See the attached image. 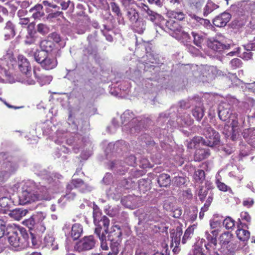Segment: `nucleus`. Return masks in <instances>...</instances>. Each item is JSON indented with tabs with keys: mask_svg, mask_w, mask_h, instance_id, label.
<instances>
[{
	"mask_svg": "<svg viewBox=\"0 0 255 255\" xmlns=\"http://www.w3.org/2000/svg\"><path fill=\"white\" fill-rule=\"evenodd\" d=\"M68 184H71L72 188L74 187L75 188H77L80 192L83 193L89 192L92 189L91 186L84 183L82 180L80 179H73Z\"/></svg>",
	"mask_w": 255,
	"mask_h": 255,
	"instance_id": "obj_14",
	"label": "nucleus"
},
{
	"mask_svg": "<svg viewBox=\"0 0 255 255\" xmlns=\"http://www.w3.org/2000/svg\"><path fill=\"white\" fill-rule=\"evenodd\" d=\"M35 222L33 217H31L23 221V224L31 230L34 228Z\"/></svg>",
	"mask_w": 255,
	"mask_h": 255,
	"instance_id": "obj_51",
	"label": "nucleus"
},
{
	"mask_svg": "<svg viewBox=\"0 0 255 255\" xmlns=\"http://www.w3.org/2000/svg\"><path fill=\"white\" fill-rule=\"evenodd\" d=\"M204 135L206 137L205 139H203L200 136L193 138L188 144V147L189 148H196L197 144L213 147L217 145L220 142L219 133L211 127H207L204 129Z\"/></svg>",
	"mask_w": 255,
	"mask_h": 255,
	"instance_id": "obj_2",
	"label": "nucleus"
},
{
	"mask_svg": "<svg viewBox=\"0 0 255 255\" xmlns=\"http://www.w3.org/2000/svg\"><path fill=\"white\" fill-rule=\"evenodd\" d=\"M217 185L218 189L221 191L225 192L230 190V188L227 185L220 181H217Z\"/></svg>",
	"mask_w": 255,
	"mask_h": 255,
	"instance_id": "obj_59",
	"label": "nucleus"
},
{
	"mask_svg": "<svg viewBox=\"0 0 255 255\" xmlns=\"http://www.w3.org/2000/svg\"><path fill=\"white\" fill-rule=\"evenodd\" d=\"M202 248L197 244L194 246L192 253H190L188 255H206L203 253Z\"/></svg>",
	"mask_w": 255,
	"mask_h": 255,
	"instance_id": "obj_48",
	"label": "nucleus"
},
{
	"mask_svg": "<svg viewBox=\"0 0 255 255\" xmlns=\"http://www.w3.org/2000/svg\"><path fill=\"white\" fill-rule=\"evenodd\" d=\"M101 213L98 210L94 209V221L95 225L97 226L95 231L97 229H99V234H101L102 227H103L104 228V233L107 234L108 233V226L110 224V220L106 216H103L101 217Z\"/></svg>",
	"mask_w": 255,
	"mask_h": 255,
	"instance_id": "obj_8",
	"label": "nucleus"
},
{
	"mask_svg": "<svg viewBox=\"0 0 255 255\" xmlns=\"http://www.w3.org/2000/svg\"><path fill=\"white\" fill-rule=\"evenodd\" d=\"M210 155L208 149L199 148L196 150L194 154V160L200 161L209 156Z\"/></svg>",
	"mask_w": 255,
	"mask_h": 255,
	"instance_id": "obj_19",
	"label": "nucleus"
},
{
	"mask_svg": "<svg viewBox=\"0 0 255 255\" xmlns=\"http://www.w3.org/2000/svg\"><path fill=\"white\" fill-rule=\"evenodd\" d=\"M205 237L209 241V243L205 245L206 249L210 252L212 255H216L217 253L214 251L217 246V239H215L209 231H206L205 232Z\"/></svg>",
	"mask_w": 255,
	"mask_h": 255,
	"instance_id": "obj_13",
	"label": "nucleus"
},
{
	"mask_svg": "<svg viewBox=\"0 0 255 255\" xmlns=\"http://www.w3.org/2000/svg\"><path fill=\"white\" fill-rule=\"evenodd\" d=\"M48 199L47 189L45 187H37L32 181L25 183L19 196V203L21 205Z\"/></svg>",
	"mask_w": 255,
	"mask_h": 255,
	"instance_id": "obj_1",
	"label": "nucleus"
},
{
	"mask_svg": "<svg viewBox=\"0 0 255 255\" xmlns=\"http://www.w3.org/2000/svg\"><path fill=\"white\" fill-rule=\"evenodd\" d=\"M133 23V28L134 31L139 34H142L146 28L145 22L142 19H138Z\"/></svg>",
	"mask_w": 255,
	"mask_h": 255,
	"instance_id": "obj_28",
	"label": "nucleus"
},
{
	"mask_svg": "<svg viewBox=\"0 0 255 255\" xmlns=\"http://www.w3.org/2000/svg\"><path fill=\"white\" fill-rule=\"evenodd\" d=\"M189 16L193 19H195L197 22H200L201 24L204 25H208L210 23L209 20L200 17L194 14H189Z\"/></svg>",
	"mask_w": 255,
	"mask_h": 255,
	"instance_id": "obj_47",
	"label": "nucleus"
},
{
	"mask_svg": "<svg viewBox=\"0 0 255 255\" xmlns=\"http://www.w3.org/2000/svg\"><path fill=\"white\" fill-rule=\"evenodd\" d=\"M232 239V235L229 232L222 234L219 238L220 243L224 247L230 243Z\"/></svg>",
	"mask_w": 255,
	"mask_h": 255,
	"instance_id": "obj_39",
	"label": "nucleus"
},
{
	"mask_svg": "<svg viewBox=\"0 0 255 255\" xmlns=\"http://www.w3.org/2000/svg\"><path fill=\"white\" fill-rule=\"evenodd\" d=\"M37 31L40 34L45 35L49 32V28L45 24L39 23L37 25Z\"/></svg>",
	"mask_w": 255,
	"mask_h": 255,
	"instance_id": "obj_44",
	"label": "nucleus"
},
{
	"mask_svg": "<svg viewBox=\"0 0 255 255\" xmlns=\"http://www.w3.org/2000/svg\"><path fill=\"white\" fill-rule=\"evenodd\" d=\"M193 116L198 121H200L204 116V111L202 107H196L192 112Z\"/></svg>",
	"mask_w": 255,
	"mask_h": 255,
	"instance_id": "obj_42",
	"label": "nucleus"
},
{
	"mask_svg": "<svg viewBox=\"0 0 255 255\" xmlns=\"http://www.w3.org/2000/svg\"><path fill=\"white\" fill-rule=\"evenodd\" d=\"M167 16L171 19L174 18L179 20H182L184 18L185 14L180 10H167L166 12Z\"/></svg>",
	"mask_w": 255,
	"mask_h": 255,
	"instance_id": "obj_26",
	"label": "nucleus"
},
{
	"mask_svg": "<svg viewBox=\"0 0 255 255\" xmlns=\"http://www.w3.org/2000/svg\"><path fill=\"white\" fill-rule=\"evenodd\" d=\"M44 243L46 247L52 250H57L58 244L55 242L54 238L50 235L46 236L44 239Z\"/></svg>",
	"mask_w": 255,
	"mask_h": 255,
	"instance_id": "obj_21",
	"label": "nucleus"
},
{
	"mask_svg": "<svg viewBox=\"0 0 255 255\" xmlns=\"http://www.w3.org/2000/svg\"><path fill=\"white\" fill-rule=\"evenodd\" d=\"M33 57L35 61L45 70L52 69L57 65L56 58L44 51H35Z\"/></svg>",
	"mask_w": 255,
	"mask_h": 255,
	"instance_id": "obj_5",
	"label": "nucleus"
},
{
	"mask_svg": "<svg viewBox=\"0 0 255 255\" xmlns=\"http://www.w3.org/2000/svg\"><path fill=\"white\" fill-rule=\"evenodd\" d=\"M254 200L252 198H247L243 201V204L244 206L250 208L254 204Z\"/></svg>",
	"mask_w": 255,
	"mask_h": 255,
	"instance_id": "obj_60",
	"label": "nucleus"
},
{
	"mask_svg": "<svg viewBox=\"0 0 255 255\" xmlns=\"http://www.w3.org/2000/svg\"><path fill=\"white\" fill-rule=\"evenodd\" d=\"M27 233L23 228L13 230L8 238V241L10 245L16 251L20 250L27 247L29 245L26 241Z\"/></svg>",
	"mask_w": 255,
	"mask_h": 255,
	"instance_id": "obj_4",
	"label": "nucleus"
},
{
	"mask_svg": "<svg viewBox=\"0 0 255 255\" xmlns=\"http://www.w3.org/2000/svg\"><path fill=\"white\" fill-rule=\"evenodd\" d=\"M174 180L177 186H181L184 184L186 181L185 178L181 176L175 177Z\"/></svg>",
	"mask_w": 255,
	"mask_h": 255,
	"instance_id": "obj_57",
	"label": "nucleus"
},
{
	"mask_svg": "<svg viewBox=\"0 0 255 255\" xmlns=\"http://www.w3.org/2000/svg\"><path fill=\"white\" fill-rule=\"evenodd\" d=\"M26 241L29 244L27 247L37 248L39 245V241L36 239L34 235L32 233H30V237H29L27 235V237L26 238Z\"/></svg>",
	"mask_w": 255,
	"mask_h": 255,
	"instance_id": "obj_38",
	"label": "nucleus"
},
{
	"mask_svg": "<svg viewBox=\"0 0 255 255\" xmlns=\"http://www.w3.org/2000/svg\"><path fill=\"white\" fill-rule=\"evenodd\" d=\"M191 34L194 38V43L198 47H200L204 40V36L201 32L192 31Z\"/></svg>",
	"mask_w": 255,
	"mask_h": 255,
	"instance_id": "obj_34",
	"label": "nucleus"
},
{
	"mask_svg": "<svg viewBox=\"0 0 255 255\" xmlns=\"http://www.w3.org/2000/svg\"><path fill=\"white\" fill-rule=\"evenodd\" d=\"M245 49L247 51H251L255 50V38L244 46Z\"/></svg>",
	"mask_w": 255,
	"mask_h": 255,
	"instance_id": "obj_53",
	"label": "nucleus"
},
{
	"mask_svg": "<svg viewBox=\"0 0 255 255\" xmlns=\"http://www.w3.org/2000/svg\"><path fill=\"white\" fill-rule=\"evenodd\" d=\"M17 63L19 70L25 75L30 74L31 67L28 60L23 55H19Z\"/></svg>",
	"mask_w": 255,
	"mask_h": 255,
	"instance_id": "obj_12",
	"label": "nucleus"
},
{
	"mask_svg": "<svg viewBox=\"0 0 255 255\" xmlns=\"http://www.w3.org/2000/svg\"><path fill=\"white\" fill-rule=\"evenodd\" d=\"M233 115H234V113H232L230 105L226 103H222L219 105L218 116L222 121H226L229 119L231 121Z\"/></svg>",
	"mask_w": 255,
	"mask_h": 255,
	"instance_id": "obj_9",
	"label": "nucleus"
},
{
	"mask_svg": "<svg viewBox=\"0 0 255 255\" xmlns=\"http://www.w3.org/2000/svg\"><path fill=\"white\" fill-rule=\"evenodd\" d=\"M208 189L206 188L202 187L198 192V196L201 201H203L205 197L207 195Z\"/></svg>",
	"mask_w": 255,
	"mask_h": 255,
	"instance_id": "obj_52",
	"label": "nucleus"
},
{
	"mask_svg": "<svg viewBox=\"0 0 255 255\" xmlns=\"http://www.w3.org/2000/svg\"><path fill=\"white\" fill-rule=\"evenodd\" d=\"M99 229H97L95 233L97 235V236L99 238V239L101 241V247L103 250H107L108 249V244L106 240V236L104 233V232H102V234H99Z\"/></svg>",
	"mask_w": 255,
	"mask_h": 255,
	"instance_id": "obj_41",
	"label": "nucleus"
},
{
	"mask_svg": "<svg viewBox=\"0 0 255 255\" xmlns=\"http://www.w3.org/2000/svg\"><path fill=\"white\" fill-rule=\"evenodd\" d=\"M231 16L228 12H223L213 19V24L217 27L225 26L230 21Z\"/></svg>",
	"mask_w": 255,
	"mask_h": 255,
	"instance_id": "obj_15",
	"label": "nucleus"
},
{
	"mask_svg": "<svg viewBox=\"0 0 255 255\" xmlns=\"http://www.w3.org/2000/svg\"><path fill=\"white\" fill-rule=\"evenodd\" d=\"M40 46L41 49V51H44L47 53L52 50L53 43L50 40H43L41 41Z\"/></svg>",
	"mask_w": 255,
	"mask_h": 255,
	"instance_id": "obj_37",
	"label": "nucleus"
},
{
	"mask_svg": "<svg viewBox=\"0 0 255 255\" xmlns=\"http://www.w3.org/2000/svg\"><path fill=\"white\" fill-rule=\"evenodd\" d=\"M179 120H180V119H178V120H177L178 123L179 122ZM180 120L183 121V123H181V125L182 126H184V125H189L191 124V123L192 122V120H191L190 116L188 114H184L183 118V119L181 118Z\"/></svg>",
	"mask_w": 255,
	"mask_h": 255,
	"instance_id": "obj_49",
	"label": "nucleus"
},
{
	"mask_svg": "<svg viewBox=\"0 0 255 255\" xmlns=\"http://www.w3.org/2000/svg\"><path fill=\"white\" fill-rule=\"evenodd\" d=\"M110 5L112 11L114 12L118 16H121L122 15L120 8L118 4L114 2H111Z\"/></svg>",
	"mask_w": 255,
	"mask_h": 255,
	"instance_id": "obj_46",
	"label": "nucleus"
},
{
	"mask_svg": "<svg viewBox=\"0 0 255 255\" xmlns=\"http://www.w3.org/2000/svg\"><path fill=\"white\" fill-rule=\"evenodd\" d=\"M35 38L32 32L28 33L26 35L25 40V43L27 44H31L35 42Z\"/></svg>",
	"mask_w": 255,
	"mask_h": 255,
	"instance_id": "obj_56",
	"label": "nucleus"
},
{
	"mask_svg": "<svg viewBox=\"0 0 255 255\" xmlns=\"http://www.w3.org/2000/svg\"><path fill=\"white\" fill-rule=\"evenodd\" d=\"M73 188L71 187V184H68L66 190V194L63 195L59 201H71L73 200L76 197V193L74 191H72Z\"/></svg>",
	"mask_w": 255,
	"mask_h": 255,
	"instance_id": "obj_23",
	"label": "nucleus"
},
{
	"mask_svg": "<svg viewBox=\"0 0 255 255\" xmlns=\"http://www.w3.org/2000/svg\"><path fill=\"white\" fill-rule=\"evenodd\" d=\"M182 235V232L180 229H177L176 232L171 234V246L172 247L174 246V245H179L180 242L181 236Z\"/></svg>",
	"mask_w": 255,
	"mask_h": 255,
	"instance_id": "obj_33",
	"label": "nucleus"
},
{
	"mask_svg": "<svg viewBox=\"0 0 255 255\" xmlns=\"http://www.w3.org/2000/svg\"><path fill=\"white\" fill-rule=\"evenodd\" d=\"M241 60L238 58L233 59L230 62V65L233 69L239 68L241 65Z\"/></svg>",
	"mask_w": 255,
	"mask_h": 255,
	"instance_id": "obj_54",
	"label": "nucleus"
},
{
	"mask_svg": "<svg viewBox=\"0 0 255 255\" xmlns=\"http://www.w3.org/2000/svg\"><path fill=\"white\" fill-rule=\"evenodd\" d=\"M43 6L40 4H37L31 8L29 11L32 13V16L33 18L39 19L44 15L42 11Z\"/></svg>",
	"mask_w": 255,
	"mask_h": 255,
	"instance_id": "obj_20",
	"label": "nucleus"
},
{
	"mask_svg": "<svg viewBox=\"0 0 255 255\" xmlns=\"http://www.w3.org/2000/svg\"><path fill=\"white\" fill-rule=\"evenodd\" d=\"M218 5L209 0L203 9V14L204 16H207L215 9L218 7Z\"/></svg>",
	"mask_w": 255,
	"mask_h": 255,
	"instance_id": "obj_31",
	"label": "nucleus"
},
{
	"mask_svg": "<svg viewBox=\"0 0 255 255\" xmlns=\"http://www.w3.org/2000/svg\"><path fill=\"white\" fill-rule=\"evenodd\" d=\"M182 195L185 200H190L192 198V194L190 190L188 189L183 192Z\"/></svg>",
	"mask_w": 255,
	"mask_h": 255,
	"instance_id": "obj_62",
	"label": "nucleus"
},
{
	"mask_svg": "<svg viewBox=\"0 0 255 255\" xmlns=\"http://www.w3.org/2000/svg\"><path fill=\"white\" fill-rule=\"evenodd\" d=\"M242 221L250 223L251 221V217L249 214L247 212H242L240 215Z\"/></svg>",
	"mask_w": 255,
	"mask_h": 255,
	"instance_id": "obj_58",
	"label": "nucleus"
},
{
	"mask_svg": "<svg viewBox=\"0 0 255 255\" xmlns=\"http://www.w3.org/2000/svg\"><path fill=\"white\" fill-rule=\"evenodd\" d=\"M51 39L57 43H59L61 48H63L66 45V41L64 39H62L59 34L57 33H52L49 36Z\"/></svg>",
	"mask_w": 255,
	"mask_h": 255,
	"instance_id": "obj_40",
	"label": "nucleus"
},
{
	"mask_svg": "<svg viewBox=\"0 0 255 255\" xmlns=\"http://www.w3.org/2000/svg\"><path fill=\"white\" fill-rule=\"evenodd\" d=\"M203 76L209 78H212L218 75V71L216 67L211 66H206L203 71Z\"/></svg>",
	"mask_w": 255,
	"mask_h": 255,
	"instance_id": "obj_27",
	"label": "nucleus"
},
{
	"mask_svg": "<svg viewBox=\"0 0 255 255\" xmlns=\"http://www.w3.org/2000/svg\"><path fill=\"white\" fill-rule=\"evenodd\" d=\"M5 40L13 38L15 35V26L10 21H8L3 29Z\"/></svg>",
	"mask_w": 255,
	"mask_h": 255,
	"instance_id": "obj_17",
	"label": "nucleus"
},
{
	"mask_svg": "<svg viewBox=\"0 0 255 255\" xmlns=\"http://www.w3.org/2000/svg\"><path fill=\"white\" fill-rule=\"evenodd\" d=\"M27 211L23 209H15L9 213V215L16 220H20L23 217L25 216Z\"/></svg>",
	"mask_w": 255,
	"mask_h": 255,
	"instance_id": "obj_25",
	"label": "nucleus"
},
{
	"mask_svg": "<svg viewBox=\"0 0 255 255\" xmlns=\"http://www.w3.org/2000/svg\"><path fill=\"white\" fill-rule=\"evenodd\" d=\"M212 201L213 195L212 194H211L208 196L207 199L205 203L204 204V206L202 207V210H203L204 211H207Z\"/></svg>",
	"mask_w": 255,
	"mask_h": 255,
	"instance_id": "obj_55",
	"label": "nucleus"
},
{
	"mask_svg": "<svg viewBox=\"0 0 255 255\" xmlns=\"http://www.w3.org/2000/svg\"><path fill=\"white\" fill-rule=\"evenodd\" d=\"M139 8L142 14L151 21H153L156 19V13L151 10L148 5L144 3H141L140 5H139Z\"/></svg>",
	"mask_w": 255,
	"mask_h": 255,
	"instance_id": "obj_18",
	"label": "nucleus"
},
{
	"mask_svg": "<svg viewBox=\"0 0 255 255\" xmlns=\"http://www.w3.org/2000/svg\"><path fill=\"white\" fill-rule=\"evenodd\" d=\"M244 138L251 145L255 146V128H246L243 130Z\"/></svg>",
	"mask_w": 255,
	"mask_h": 255,
	"instance_id": "obj_16",
	"label": "nucleus"
},
{
	"mask_svg": "<svg viewBox=\"0 0 255 255\" xmlns=\"http://www.w3.org/2000/svg\"><path fill=\"white\" fill-rule=\"evenodd\" d=\"M231 130L227 131L229 126H225L223 129V133L226 135L228 138H230L232 140H236L242 129L247 126L245 121V117L242 115L239 116L237 113H234L232 115L231 120Z\"/></svg>",
	"mask_w": 255,
	"mask_h": 255,
	"instance_id": "obj_3",
	"label": "nucleus"
},
{
	"mask_svg": "<svg viewBox=\"0 0 255 255\" xmlns=\"http://www.w3.org/2000/svg\"><path fill=\"white\" fill-rule=\"evenodd\" d=\"M238 238L243 242H247L250 238V233L246 230L239 229L236 231Z\"/></svg>",
	"mask_w": 255,
	"mask_h": 255,
	"instance_id": "obj_29",
	"label": "nucleus"
},
{
	"mask_svg": "<svg viewBox=\"0 0 255 255\" xmlns=\"http://www.w3.org/2000/svg\"><path fill=\"white\" fill-rule=\"evenodd\" d=\"M209 47L213 50L220 51L224 48H227L226 45L222 44L217 40H213L208 43Z\"/></svg>",
	"mask_w": 255,
	"mask_h": 255,
	"instance_id": "obj_35",
	"label": "nucleus"
},
{
	"mask_svg": "<svg viewBox=\"0 0 255 255\" xmlns=\"http://www.w3.org/2000/svg\"><path fill=\"white\" fill-rule=\"evenodd\" d=\"M223 225L227 229H231L235 226V221L231 218L227 217L224 220Z\"/></svg>",
	"mask_w": 255,
	"mask_h": 255,
	"instance_id": "obj_45",
	"label": "nucleus"
},
{
	"mask_svg": "<svg viewBox=\"0 0 255 255\" xmlns=\"http://www.w3.org/2000/svg\"><path fill=\"white\" fill-rule=\"evenodd\" d=\"M124 10L127 12V16L130 21L133 23L134 21L138 19L139 14L135 9V4L132 2L124 6Z\"/></svg>",
	"mask_w": 255,
	"mask_h": 255,
	"instance_id": "obj_11",
	"label": "nucleus"
},
{
	"mask_svg": "<svg viewBox=\"0 0 255 255\" xmlns=\"http://www.w3.org/2000/svg\"><path fill=\"white\" fill-rule=\"evenodd\" d=\"M8 205V199L6 197H2L0 199V206L5 208Z\"/></svg>",
	"mask_w": 255,
	"mask_h": 255,
	"instance_id": "obj_64",
	"label": "nucleus"
},
{
	"mask_svg": "<svg viewBox=\"0 0 255 255\" xmlns=\"http://www.w3.org/2000/svg\"><path fill=\"white\" fill-rule=\"evenodd\" d=\"M135 161V157L133 155H130L126 159L127 164L128 165L133 166Z\"/></svg>",
	"mask_w": 255,
	"mask_h": 255,
	"instance_id": "obj_61",
	"label": "nucleus"
},
{
	"mask_svg": "<svg viewBox=\"0 0 255 255\" xmlns=\"http://www.w3.org/2000/svg\"><path fill=\"white\" fill-rule=\"evenodd\" d=\"M112 175L110 173H107L106 175L104 177L103 179V182L105 184H109L110 182L112 180Z\"/></svg>",
	"mask_w": 255,
	"mask_h": 255,
	"instance_id": "obj_63",
	"label": "nucleus"
},
{
	"mask_svg": "<svg viewBox=\"0 0 255 255\" xmlns=\"http://www.w3.org/2000/svg\"><path fill=\"white\" fill-rule=\"evenodd\" d=\"M95 241L92 236L85 237L77 244L78 250L80 251L90 250L95 246Z\"/></svg>",
	"mask_w": 255,
	"mask_h": 255,
	"instance_id": "obj_10",
	"label": "nucleus"
},
{
	"mask_svg": "<svg viewBox=\"0 0 255 255\" xmlns=\"http://www.w3.org/2000/svg\"><path fill=\"white\" fill-rule=\"evenodd\" d=\"M7 230L6 222L0 219V238L2 237Z\"/></svg>",
	"mask_w": 255,
	"mask_h": 255,
	"instance_id": "obj_50",
	"label": "nucleus"
},
{
	"mask_svg": "<svg viewBox=\"0 0 255 255\" xmlns=\"http://www.w3.org/2000/svg\"><path fill=\"white\" fill-rule=\"evenodd\" d=\"M196 228V225L194 224L189 226L185 231L184 235L182 238V243L185 244L187 241L191 239L193 235L194 230Z\"/></svg>",
	"mask_w": 255,
	"mask_h": 255,
	"instance_id": "obj_32",
	"label": "nucleus"
},
{
	"mask_svg": "<svg viewBox=\"0 0 255 255\" xmlns=\"http://www.w3.org/2000/svg\"><path fill=\"white\" fill-rule=\"evenodd\" d=\"M83 233V227L79 224H74L71 229V236L73 240H77Z\"/></svg>",
	"mask_w": 255,
	"mask_h": 255,
	"instance_id": "obj_24",
	"label": "nucleus"
},
{
	"mask_svg": "<svg viewBox=\"0 0 255 255\" xmlns=\"http://www.w3.org/2000/svg\"><path fill=\"white\" fill-rule=\"evenodd\" d=\"M121 118L122 120L123 124L131 120L128 125H125L123 127V130H127L128 126V127H131L129 131L131 133H134V131H136L140 129L142 122L141 121H139V120L136 118H134V114L131 111L129 110L126 111L122 115Z\"/></svg>",
	"mask_w": 255,
	"mask_h": 255,
	"instance_id": "obj_7",
	"label": "nucleus"
},
{
	"mask_svg": "<svg viewBox=\"0 0 255 255\" xmlns=\"http://www.w3.org/2000/svg\"><path fill=\"white\" fill-rule=\"evenodd\" d=\"M157 182L160 186L167 187L170 184V176L167 174H161L158 176Z\"/></svg>",
	"mask_w": 255,
	"mask_h": 255,
	"instance_id": "obj_30",
	"label": "nucleus"
},
{
	"mask_svg": "<svg viewBox=\"0 0 255 255\" xmlns=\"http://www.w3.org/2000/svg\"><path fill=\"white\" fill-rule=\"evenodd\" d=\"M120 185L117 187L118 190L117 192H119V190L122 188L124 187L126 189H129L133 188L135 186V180L131 178L128 179H125L122 180L121 183H119Z\"/></svg>",
	"mask_w": 255,
	"mask_h": 255,
	"instance_id": "obj_22",
	"label": "nucleus"
},
{
	"mask_svg": "<svg viewBox=\"0 0 255 255\" xmlns=\"http://www.w3.org/2000/svg\"><path fill=\"white\" fill-rule=\"evenodd\" d=\"M205 172L202 169L195 170L193 175L195 182L198 184L202 183L205 180Z\"/></svg>",
	"mask_w": 255,
	"mask_h": 255,
	"instance_id": "obj_36",
	"label": "nucleus"
},
{
	"mask_svg": "<svg viewBox=\"0 0 255 255\" xmlns=\"http://www.w3.org/2000/svg\"><path fill=\"white\" fill-rule=\"evenodd\" d=\"M164 29L177 39L189 38V34L184 31L179 23L173 20H167L165 24Z\"/></svg>",
	"mask_w": 255,
	"mask_h": 255,
	"instance_id": "obj_6",
	"label": "nucleus"
},
{
	"mask_svg": "<svg viewBox=\"0 0 255 255\" xmlns=\"http://www.w3.org/2000/svg\"><path fill=\"white\" fill-rule=\"evenodd\" d=\"M51 76L42 75L38 78V81L41 85L49 84L52 80Z\"/></svg>",
	"mask_w": 255,
	"mask_h": 255,
	"instance_id": "obj_43",
	"label": "nucleus"
}]
</instances>
